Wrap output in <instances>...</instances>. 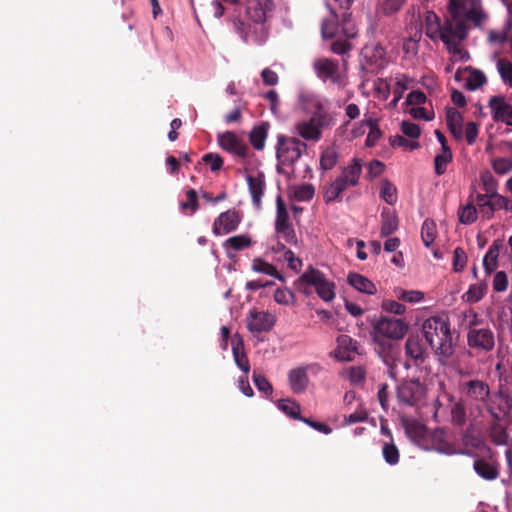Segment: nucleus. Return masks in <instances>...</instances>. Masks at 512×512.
I'll return each mask as SVG.
<instances>
[{"label": "nucleus", "mask_w": 512, "mask_h": 512, "mask_svg": "<svg viewBox=\"0 0 512 512\" xmlns=\"http://www.w3.org/2000/svg\"><path fill=\"white\" fill-rule=\"evenodd\" d=\"M202 161L210 166L212 172H218L223 167V158L217 153H206L202 156Z\"/></svg>", "instance_id": "56"}, {"label": "nucleus", "mask_w": 512, "mask_h": 512, "mask_svg": "<svg viewBox=\"0 0 512 512\" xmlns=\"http://www.w3.org/2000/svg\"><path fill=\"white\" fill-rule=\"evenodd\" d=\"M409 329L406 321L391 316H380L371 324L370 336L375 352L390 365L398 353V345L395 341L404 338Z\"/></svg>", "instance_id": "2"}, {"label": "nucleus", "mask_w": 512, "mask_h": 512, "mask_svg": "<svg viewBox=\"0 0 512 512\" xmlns=\"http://www.w3.org/2000/svg\"><path fill=\"white\" fill-rule=\"evenodd\" d=\"M503 247V241L500 239L495 240L489 247L483 259V267L487 274H491L497 267V260L499 257L500 249Z\"/></svg>", "instance_id": "28"}, {"label": "nucleus", "mask_w": 512, "mask_h": 512, "mask_svg": "<svg viewBox=\"0 0 512 512\" xmlns=\"http://www.w3.org/2000/svg\"><path fill=\"white\" fill-rule=\"evenodd\" d=\"M325 278L326 276L322 271L309 266L297 280L296 286L301 293L308 296L312 293V288H314L315 292L317 291Z\"/></svg>", "instance_id": "14"}, {"label": "nucleus", "mask_w": 512, "mask_h": 512, "mask_svg": "<svg viewBox=\"0 0 512 512\" xmlns=\"http://www.w3.org/2000/svg\"><path fill=\"white\" fill-rule=\"evenodd\" d=\"M316 75L323 81H331L340 88L345 86V80L339 71L337 60L330 58H319L313 63Z\"/></svg>", "instance_id": "10"}, {"label": "nucleus", "mask_w": 512, "mask_h": 512, "mask_svg": "<svg viewBox=\"0 0 512 512\" xmlns=\"http://www.w3.org/2000/svg\"><path fill=\"white\" fill-rule=\"evenodd\" d=\"M307 144L296 137L277 136L276 157L280 165L291 166L306 153Z\"/></svg>", "instance_id": "8"}, {"label": "nucleus", "mask_w": 512, "mask_h": 512, "mask_svg": "<svg viewBox=\"0 0 512 512\" xmlns=\"http://www.w3.org/2000/svg\"><path fill=\"white\" fill-rule=\"evenodd\" d=\"M481 181L485 192L490 194L497 193V181L491 173L486 172L481 175Z\"/></svg>", "instance_id": "63"}, {"label": "nucleus", "mask_w": 512, "mask_h": 512, "mask_svg": "<svg viewBox=\"0 0 512 512\" xmlns=\"http://www.w3.org/2000/svg\"><path fill=\"white\" fill-rule=\"evenodd\" d=\"M269 127L268 122H262L252 128L249 133V141L254 149L259 151L264 149Z\"/></svg>", "instance_id": "26"}, {"label": "nucleus", "mask_w": 512, "mask_h": 512, "mask_svg": "<svg viewBox=\"0 0 512 512\" xmlns=\"http://www.w3.org/2000/svg\"><path fill=\"white\" fill-rule=\"evenodd\" d=\"M241 214L235 209L221 213L213 223L212 231L215 235H225L235 231L241 223Z\"/></svg>", "instance_id": "13"}, {"label": "nucleus", "mask_w": 512, "mask_h": 512, "mask_svg": "<svg viewBox=\"0 0 512 512\" xmlns=\"http://www.w3.org/2000/svg\"><path fill=\"white\" fill-rule=\"evenodd\" d=\"M467 343L477 351L490 352L495 346L494 332L488 327L470 329L467 332Z\"/></svg>", "instance_id": "11"}, {"label": "nucleus", "mask_w": 512, "mask_h": 512, "mask_svg": "<svg viewBox=\"0 0 512 512\" xmlns=\"http://www.w3.org/2000/svg\"><path fill=\"white\" fill-rule=\"evenodd\" d=\"M454 25L451 21H446L441 25L438 39H441L445 45H450L452 41H455L454 36Z\"/></svg>", "instance_id": "58"}, {"label": "nucleus", "mask_w": 512, "mask_h": 512, "mask_svg": "<svg viewBox=\"0 0 512 512\" xmlns=\"http://www.w3.org/2000/svg\"><path fill=\"white\" fill-rule=\"evenodd\" d=\"M463 15L466 20L472 22L475 26H481L487 19V13L482 7L481 0H473V2L469 4V8L464 11Z\"/></svg>", "instance_id": "29"}, {"label": "nucleus", "mask_w": 512, "mask_h": 512, "mask_svg": "<svg viewBox=\"0 0 512 512\" xmlns=\"http://www.w3.org/2000/svg\"><path fill=\"white\" fill-rule=\"evenodd\" d=\"M382 454L390 465H396L399 462V450L394 443H385L382 447Z\"/></svg>", "instance_id": "53"}, {"label": "nucleus", "mask_w": 512, "mask_h": 512, "mask_svg": "<svg viewBox=\"0 0 512 512\" xmlns=\"http://www.w3.org/2000/svg\"><path fill=\"white\" fill-rule=\"evenodd\" d=\"M289 384L294 393H302L309 382L307 370L304 367L292 369L288 374Z\"/></svg>", "instance_id": "23"}, {"label": "nucleus", "mask_w": 512, "mask_h": 512, "mask_svg": "<svg viewBox=\"0 0 512 512\" xmlns=\"http://www.w3.org/2000/svg\"><path fill=\"white\" fill-rule=\"evenodd\" d=\"M276 233L281 235L282 238L289 244L296 245L298 243L297 236L295 229L293 228L292 224L279 227L275 229Z\"/></svg>", "instance_id": "60"}, {"label": "nucleus", "mask_w": 512, "mask_h": 512, "mask_svg": "<svg viewBox=\"0 0 512 512\" xmlns=\"http://www.w3.org/2000/svg\"><path fill=\"white\" fill-rule=\"evenodd\" d=\"M465 323L468 331L473 328H479L483 323V319L473 309L464 312Z\"/></svg>", "instance_id": "61"}, {"label": "nucleus", "mask_w": 512, "mask_h": 512, "mask_svg": "<svg viewBox=\"0 0 512 512\" xmlns=\"http://www.w3.org/2000/svg\"><path fill=\"white\" fill-rule=\"evenodd\" d=\"M335 123L332 113H313L310 118L298 121L295 131L305 141L318 142L323 130L332 128Z\"/></svg>", "instance_id": "7"}, {"label": "nucleus", "mask_w": 512, "mask_h": 512, "mask_svg": "<svg viewBox=\"0 0 512 512\" xmlns=\"http://www.w3.org/2000/svg\"><path fill=\"white\" fill-rule=\"evenodd\" d=\"M181 208L183 210L191 209L192 212L198 209V197L194 189H189L186 192V201L181 203Z\"/></svg>", "instance_id": "64"}, {"label": "nucleus", "mask_w": 512, "mask_h": 512, "mask_svg": "<svg viewBox=\"0 0 512 512\" xmlns=\"http://www.w3.org/2000/svg\"><path fill=\"white\" fill-rule=\"evenodd\" d=\"M252 245V239L248 235H236L228 238L224 243L223 247L226 249L227 253L229 251H241L246 249Z\"/></svg>", "instance_id": "35"}, {"label": "nucleus", "mask_w": 512, "mask_h": 512, "mask_svg": "<svg viewBox=\"0 0 512 512\" xmlns=\"http://www.w3.org/2000/svg\"><path fill=\"white\" fill-rule=\"evenodd\" d=\"M232 353L236 365L244 374H248L250 371V363L244 350L243 339L238 334H236L232 339Z\"/></svg>", "instance_id": "21"}, {"label": "nucleus", "mask_w": 512, "mask_h": 512, "mask_svg": "<svg viewBox=\"0 0 512 512\" xmlns=\"http://www.w3.org/2000/svg\"><path fill=\"white\" fill-rule=\"evenodd\" d=\"M380 196L387 204H389V205L395 204L397 201L396 186L388 179L382 180Z\"/></svg>", "instance_id": "40"}, {"label": "nucleus", "mask_w": 512, "mask_h": 512, "mask_svg": "<svg viewBox=\"0 0 512 512\" xmlns=\"http://www.w3.org/2000/svg\"><path fill=\"white\" fill-rule=\"evenodd\" d=\"M393 296L403 302L410 304L419 303L424 299V293L419 290H406L402 287H394Z\"/></svg>", "instance_id": "34"}, {"label": "nucleus", "mask_w": 512, "mask_h": 512, "mask_svg": "<svg viewBox=\"0 0 512 512\" xmlns=\"http://www.w3.org/2000/svg\"><path fill=\"white\" fill-rule=\"evenodd\" d=\"M401 131L404 135L412 139L419 138L421 134L420 127L417 124L410 121H403L401 123Z\"/></svg>", "instance_id": "62"}, {"label": "nucleus", "mask_w": 512, "mask_h": 512, "mask_svg": "<svg viewBox=\"0 0 512 512\" xmlns=\"http://www.w3.org/2000/svg\"><path fill=\"white\" fill-rule=\"evenodd\" d=\"M254 385L260 392L265 393L266 395H270L273 392L272 384L268 381V379L256 371L253 372L252 376Z\"/></svg>", "instance_id": "54"}, {"label": "nucleus", "mask_w": 512, "mask_h": 512, "mask_svg": "<svg viewBox=\"0 0 512 512\" xmlns=\"http://www.w3.org/2000/svg\"><path fill=\"white\" fill-rule=\"evenodd\" d=\"M321 34L324 39H330V50L337 55H344L351 51L350 39L358 34V29L351 18V14L344 12L339 23L338 15L331 10L329 17L323 20Z\"/></svg>", "instance_id": "4"}, {"label": "nucleus", "mask_w": 512, "mask_h": 512, "mask_svg": "<svg viewBox=\"0 0 512 512\" xmlns=\"http://www.w3.org/2000/svg\"><path fill=\"white\" fill-rule=\"evenodd\" d=\"M486 293V286L482 284L471 285L468 291L463 295V298L469 303H476L480 301Z\"/></svg>", "instance_id": "50"}, {"label": "nucleus", "mask_w": 512, "mask_h": 512, "mask_svg": "<svg viewBox=\"0 0 512 512\" xmlns=\"http://www.w3.org/2000/svg\"><path fill=\"white\" fill-rule=\"evenodd\" d=\"M421 332L426 343L437 356L447 359L453 354V339L447 317L432 316L427 318L421 325Z\"/></svg>", "instance_id": "5"}, {"label": "nucleus", "mask_w": 512, "mask_h": 512, "mask_svg": "<svg viewBox=\"0 0 512 512\" xmlns=\"http://www.w3.org/2000/svg\"><path fill=\"white\" fill-rule=\"evenodd\" d=\"M485 83V75L479 70H473L467 79L466 86L469 90H476Z\"/></svg>", "instance_id": "57"}, {"label": "nucleus", "mask_w": 512, "mask_h": 512, "mask_svg": "<svg viewBox=\"0 0 512 512\" xmlns=\"http://www.w3.org/2000/svg\"><path fill=\"white\" fill-rule=\"evenodd\" d=\"M339 154L334 146L325 148L320 156V168L324 171L333 169L338 162Z\"/></svg>", "instance_id": "37"}, {"label": "nucleus", "mask_w": 512, "mask_h": 512, "mask_svg": "<svg viewBox=\"0 0 512 512\" xmlns=\"http://www.w3.org/2000/svg\"><path fill=\"white\" fill-rule=\"evenodd\" d=\"M218 145L225 151L240 157L246 158L249 152V147L243 138L239 137L232 131H226L218 134Z\"/></svg>", "instance_id": "12"}, {"label": "nucleus", "mask_w": 512, "mask_h": 512, "mask_svg": "<svg viewBox=\"0 0 512 512\" xmlns=\"http://www.w3.org/2000/svg\"><path fill=\"white\" fill-rule=\"evenodd\" d=\"M473 468L481 478L487 481H493L499 477L498 465L486 459L479 458L474 460Z\"/></svg>", "instance_id": "22"}, {"label": "nucleus", "mask_w": 512, "mask_h": 512, "mask_svg": "<svg viewBox=\"0 0 512 512\" xmlns=\"http://www.w3.org/2000/svg\"><path fill=\"white\" fill-rule=\"evenodd\" d=\"M315 189L312 184H303L293 189V197L297 201H309L314 197Z\"/></svg>", "instance_id": "49"}, {"label": "nucleus", "mask_w": 512, "mask_h": 512, "mask_svg": "<svg viewBox=\"0 0 512 512\" xmlns=\"http://www.w3.org/2000/svg\"><path fill=\"white\" fill-rule=\"evenodd\" d=\"M269 0H252L247 6L248 17L256 24L266 21Z\"/></svg>", "instance_id": "24"}, {"label": "nucleus", "mask_w": 512, "mask_h": 512, "mask_svg": "<svg viewBox=\"0 0 512 512\" xmlns=\"http://www.w3.org/2000/svg\"><path fill=\"white\" fill-rule=\"evenodd\" d=\"M247 328L250 332H267L275 325L274 315L267 311H258L253 309L247 316Z\"/></svg>", "instance_id": "15"}, {"label": "nucleus", "mask_w": 512, "mask_h": 512, "mask_svg": "<svg viewBox=\"0 0 512 512\" xmlns=\"http://www.w3.org/2000/svg\"><path fill=\"white\" fill-rule=\"evenodd\" d=\"M436 237V227L433 221L425 220L421 227V238L426 247H430Z\"/></svg>", "instance_id": "45"}, {"label": "nucleus", "mask_w": 512, "mask_h": 512, "mask_svg": "<svg viewBox=\"0 0 512 512\" xmlns=\"http://www.w3.org/2000/svg\"><path fill=\"white\" fill-rule=\"evenodd\" d=\"M276 206H277V211H276V219H275V229H277L279 227L290 225L291 223L289 221V214H288L286 205L281 196L277 197Z\"/></svg>", "instance_id": "44"}, {"label": "nucleus", "mask_w": 512, "mask_h": 512, "mask_svg": "<svg viewBox=\"0 0 512 512\" xmlns=\"http://www.w3.org/2000/svg\"><path fill=\"white\" fill-rule=\"evenodd\" d=\"M512 30L510 16L507 15L506 23L502 31H490L488 39L490 42L503 44L508 41L509 32Z\"/></svg>", "instance_id": "48"}, {"label": "nucleus", "mask_w": 512, "mask_h": 512, "mask_svg": "<svg viewBox=\"0 0 512 512\" xmlns=\"http://www.w3.org/2000/svg\"><path fill=\"white\" fill-rule=\"evenodd\" d=\"M399 404L410 407L418 406L426 396V387L419 379H407L396 388Z\"/></svg>", "instance_id": "9"}, {"label": "nucleus", "mask_w": 512, "mask_h": 512, "mask_svg": "<svg viewBox=\"0 0 512 512\" xmlns=\"http://www.w3.org/2000/svg\"><path fill=\"white\" fill-rule=\"evenodd\" d=\"M450 414L451 422L454 426L462 427L465 425L469 411L468 405L463 398L452 404Z\"/></svg>", "instance_id": "30"}, {"label": "nucleus", "mask_w": 512, "mask_h": 512, "mask_svg": "<svg viewBox=\"0 0 512 512\" xmlns=\"http://www.w3.org/2000/svg\"><path fill=\"white\" fill-rule=\"evenodd\" d=\"M252 270L257 273H262L275 277L276 279L283 280L282 275L277 271L276 267L262 258H255L252 261Z\"/></svg>", "instance_id": "39"}, {"label": "nucleus", "mask_w": 512, "mask_h": 512, "mask_svg": "<svg viewBox=\"0 0 512 512\" xmlns=\"http://www.w3.org/2000/svg\"><path fill=\"white\" fill-rule=\"evenodd\" d=\"M471 2H473V0H448V11L452 20L462 17L466 6Z\"/></svg>", "instance_id": "47"}, {"label": "nucleus", "mask_w": 512, "mask_h": 512, "mask_svg": "<svg viewBox=\"0 0 512 512\" xmlns=\"http://www.w3.org/2000/svg\"><path fill=\"white\" fill-rule=\"evenodd\" d=\"M406 81L407 77L405 75H401L396 78L395 86L393 88L394 98L390 103L391 106L395 107L398 101L402 98L404 91L407 89Z\"/></svg>", "instance_id": "55"}, {"label": "nucleus", "mask_w": 512, "mask_h": 512, "mask_svg": "<svg viewBox=\"0 0 512 512\" xmlns=\"http://www.w3.org/2000/svg\"><path fill=\"white\" fill-rule=\"evenodd\" d=\"M362 172V165L359 159L354 158L342 173L332 181L324 190V201L329 204L340 200L341 194L350 186H356Z\"/></svg>", "instance_id": "6"}, {"label": "nucleus", "mask_w": 512, "mask_h": 512, "mask_svg": "<svg viewBox=\"0 0 512 512\" xmlns=\"http://www.w3.org/2000/svg\"><path fill=\"white\" fill-rule=\"evenodd\" d=\"M456 372L460 378L458 391L468 405L470 418L476 421L487 412L493 419L502 420L510 413L512 399L508 394L503 391L493 394L489 383L474 377L471 369L458 367Z\"/></svg>", "instance_id": "1"}, {"label": "nucleus", "mask_w": 512, "mask_h": 512, "mask_svg": "<svg viewBox=\"0 0 512 512\" xmlns=\"http://www.w3.org/2000/svg\"><path fill=\"white\" fill-rule=\"evenodd\" d=\"M277 407L286 415L293 419H300V405L290 399H282L278 401Z\"/></svg>", "instance_id": "42"}, {"label": "nucleus", "mask_w": 512, "mask_h": 512, "mask_svg": "<svg viewBox=\"0 0 512 512\" xmlns=\"http://www.w3.org/2000/svg\"><path fill=\"white\" fill-rule=\"evenodd\" d=\"M467 263V255L461 247H457L453 253V268L454 271H462Z\"/></svg>", "instance_id": "59"}, {"label": "nucleus", "mask_w": 512, "mask_h": 512, "mask_svg": "<svg viewBox=\"0 0 512 512\" xmlns=\"http://www.w3.org/2000/svg\"><path fill=\"white\" fill-rule=\"evenodd\" d=\"M402 425L406 434L412 439H423L426 436V428L418 420L409 417L402 418Z\"/></svg>", "instance_id": "32"}, {"label": "nucleus", "mask_w": 512, "mask_h": 512, "mask_svg": "<svg viewBox=\"0 0 512 512\" xmlns=\"http://www.w3.org/2000/svg\"><path fill=\"white\" fill-rule=\"evenodd\" d=\"M446 123L450 133L456 138L462 137L463 117L461 113L455 108H447L446 110Z\"/></svg>", "instance_id": "27"}, {"label": "nucleus", "mask_w": 512, "mask_h": 512, "mask_svg": "<svg viewBox=\"0 0 512 512\" xmlns=\"http://www.w3.org/2000/svg\"><path fill=\"white\" fill-rule=\"evenodd\" d=\"M381 308L383 311L394 315H403L406 312L405 305L401 304L399 300L393 299H384L381 302Z\"/></svg>", "instance_id": "51"}, {"label": "nucleus", "mask_w": 512, "mask_h": 512, "mask_svg": "<svg viewBox=\"0 0 512 512\" xmlns=\"http://www.w3.org/2000/svg\"><path fill=\"white\" fill-rule=\"evenodd\" d=\"M405 355L415 366H420L426 361L428 354L419 335H409L405 342Z\"/></svg>", "instance_id": "16"}, {"label": "nucleus", "mask_w": 512, "mask_h": 512, "mask_svg": "<svg viewBox=\"0 0 512 512\" xmlns=\"http://www.w3.org/2000/svg\"><path fill=\"white\" fill-rule=\"evenodd\" d=\"M494 121L504 122L512 126V105L507 103L502 96H493L489 101Z\"/></svg>", "instance_id": "18"}, {"label": "nucleus", "mask_w": 512, "mask_h": 512, "mask_svg": "<svg viewBox=\"0 0 512 512\" xmlns=\"http://www.w3.org/2000/svg\"><path fill=\"white\" fill-rule=\"evenodd\" d=\"M494 423L490 426V437L494 444L504 445L507 443L508 435L505 428L499 424L500 420L493 419Z\"/></svg>", "instance_id": "43"}, {"label": "nucleus", "mask_w": 512, "mask_h": 512, "mask_svg": "<svg viewBox=\"0 0 512 512\" xmlns=\"http://www.w3.org/2000/svg\"><path fill=\"white\" fill-rule=\"evenodd\" d=\"M491 164L497 174L504 175L512 170V157H498Z\"/></svg>", "instance_id": "52"}, {"label": "nucleus", "mask_w": 512, "mask_h": 512, "mask_svg": "<svg viewBox=\"0 0 512 512\" xmlns=\"http://www.w3.org/2000/svg\"><path fill=\"white\" fill-rule=\"evenodd\" d=\"M316 293L323 301L330 302L335 298V284L326 277Z\"/></svg>", "instance_id": "46"}, {"label": "nucleus", "mask_w": 512, "mask_h": 512, "mask_svg": "<svg viewBox=\"0 0 512 512\" xmlns=\"http://www.w3.org/2000/svg\"><path fill=\"white\" fill-rule=\"evenodd\" d=\"M336 341L337 348L334 351V356L338 360L350 362L356 354H361L359 342L349 335H340Z\"/></svg>", "instance_id": "17"}, {"label": "nucleus", "mask_w": 512, "mask_h": 512, "mask_svg": "<svg viewBox=\"0 0 512 512\" xmlns=\"http://www.w3.org/2000/svg\"><path fill=\"white\" fill-rule=\"evenodd\" d=\"M453 154L450 147H445L441 153L437 154L434 158L435 173L438 176L443 175L447 171V165L452 162Z\"/></svg>", "instance_id": "38"}, {"label": "nucleus", "mask_w": 512, "mask_h": 512, "mask_svg": "<svg viewBox=\"0 0 512 512\" xmlns=\"http://www.w3.org/2000/svg\"><path fill=\"white\" fill-rule=\"evenodd\" d=\"M441 30L440 18L432 11L425 16V34L431 40H437Z\"/></svg>", "instance_id": "36"}, {"label": "nucleus", "mask_w": 512, "mask_h": 512, "mask_svg": "<svg viewBox=\"0 0 512 512\" xmlns=\"http://www.w3.org/2000/svg\"><path fill=\"white\" fill-rule=\"evenodd\" d=\"M321 34L324 39H330V50L337 55H344L351 51L350 39L358 34V29L351 18V14L344 12L339 23L338 15L331 10L329 17L323 20Z\"/></svg>", "instance_id": "3"}, {"label": "nucleus", "mask_w": 512, "mask_h": 512, "mask_svg": "<svg viewBox=\"0 0 512 512\" xmlns=\"http://www.w3.org/2000/svg\"><path fill=\"white\" fill-rule=\"evenodd\" d=\"M246 180L253 205L259 209L261 208L262 196L265 190V176L262 172H259L256 176L247 175Z\"/></svg>", "instance_id": "20"}, {"label": "nucleus", "mask_w": 512, "mask_h": 512, "mask_svg": "<svg viewBox=\"0 0 512 512\" xmlns=\"http://www.w3.org/2000/svg\"><path fill=\"white\" fill-rule=\"evenodd\" d=\"M472 197L470 195L468 203L460 206L458 210V219L461 224L469 225L477 220L478 212Z\"/></svg>", "instance_id": "33"}, {"label": "nucleus", "mask_w": 512, "mask_h": 512, "mask_svg": "<svg viewBox=\"0 0 512 512\" xmlns=\"http://www.w3.org/2000/svg\"><path fill=\"white\" fill-rule=\"evenodd\" d=\"M496 66L502 81L512 88V62L506 58H499Z\"/></svg>", "instance_id": "41"}, {"label": "nucleus", "mask_w": 512, "mask_h": 512, "mask_svg": "<svg viewBox=\"0 0 512 512\" xmlns=\"http://www.w3.org/2000/svg\"><path fill=\"white\" fill-rule=\"evenodd\" d=\"M381 237H388L398 229V217L389 209H383L381 212Z\"/></svg>", "instance_id": "31"}, {"label": "nucleus", "mask_w": 512, "mask_h": 512, "mask_svg": "<svg viewBox=\"0 0 512 512\" xmlns=\"http://www.w3.org/2000/svg\"><path fill=\"white\" fill-rule=\"evenodd\" d=\"M347 282L359 292L374 295L377 292L375 284L370 281L367 277L351 272L347 277Z\"/></svg>", "instance_id": "25"}, {"label": "nucleus", "mask_w": 512, "mask_h": 512, "mask_svg": "<svg viewBox=\"0 0 512 512\" xmlns=\"http://www.w3.org/2000/svg\"><path fill=\"white\" fill-rule=\"evenodd\" d=\"M298 106L306 113H330L323 102L315 94L310 92H300L298 94Z\"/></svg>", "instance_id": "19"}]
</instances>
